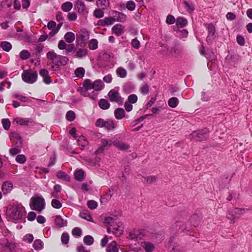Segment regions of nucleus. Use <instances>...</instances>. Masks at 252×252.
<instances>
[{
    "mask_svg": "<svg viewBox=\"0 0 252 252\" xmlns=\"http://www.w3.org/2000/svg\"><path fill=\"white\" fill-rule=\"evenodd\" d=\"M25 214V208L21 204L10 205L6 211L8 219L12 221L21 220Z\"/></svg>",
    "mask_w": 252,
    "mask_h": 252,
    "instance_id": "f257e3e1",
    "label": "nucleus"
},
{
    "mask_svg": "<svg viewBox=\"0 0 252 252\" xmlns=\"http://www.w3.org/2000/svg\"><path fill=\"white\" fill-rule=\"evenodd\" d=\"M30 206L32 210L41 212L45 207V202L42 196H34L31 199Z\"/></svg>",
    "mask_w": 252,
    "mask_h": 252,
    "instance_id": "f03ea898",
    "label": "nucleus"
},
{
    "mask_svg": "<svg viewBox=\"0 0 252 252\" xmlns=\"http://www.w3.org/2000/svg\"><path fill=\"white\" fill-rule=\"evenodd\" d=\"M21 77L25 82L32 84L37 80V73L32 69L25 70L23 72Z\"/></svg>",
    "mask_w": 252,
    "mask_h": 252,
    "instance_id": "7ed1b4c3",
    "label": "nucleus"
},
{
    "mask_svg": "<svg viewBox=\"0 0 252 252\" xmlns=\"http://www.w3.org/2000/svg\"><path fill=\"white\" fill-rule=\"evenodd\" d=\"M108 98L110 101L122 105L124 99L121 96L119 92L115 89L111 90L108 94Z\"/></svg>",
    "mask_w": 252,
    "mask_h": 252,
    "instance_id": "20e7f679",
    "label": "nucleus"
},
{
    "mask_svg": "<svg viewBox=\"0 0 252 252\" xmlns=\"http://www.w3.org/2000/svg\"><path fill=\"white\" fill-rule=\"evenodd\" d=\"M95 126L99 127H105L108 130H111L115 128L114 122L111 120L105 121L103 119L99 118L96 120Z\"/></svg>",
    "mask_w": 252,
    "mask_h": 252,
    "instance_id": "39448f33",
    "label": "nucleus"
},
{
    "mask_svg": "<svg viewBox=\"0 0 252 252\" xmlns=\"http://www.w3.org/2000/svg\"><path fill=\"white\" fill-rule=\"evenodd\" d=\"M74 6L75 9L79 13L85 15L88 13V9L85 3L81 0H78L76 1L75 2Z\"/></svg>",
    "mask_w": 252,
    "mask_h": 252,
    "instance_id": "423d86ee",
    "label": "nucleus"
},
{
    "mask_svg": "<svg viewBox=\"0 0 252 252\" xmlns=\"http://www.w3.org/2000/svg\"><path fill=\"white\" fill-rule=\"evenodd\" d=\"M206 131L205 132H204L202 131H194L190 135V138L193 139L194 140H196L197 141H202L206 139Z\"/></svg>",
    "mask_w": 252,
    "mask_h": 252,
    "instance_id": "0eeeda50",
    "label": "nucleus"
},
{
    "mask_svg": "<svg viewBox=\"0 0 252 252\" xmlns=\"http://www.w3.org/2000/svg\"><path fill=\"white\" fill-rule=\"evenodd\" d=\"M141 246L146 252H153L155 250V244L148 241L142 242Z\"/></svg>",
    "mask_w": 252,
    "mask_h": 252,
    "instance_id": "6e6552de",
    "label": "nucleus"
},
{
    "mask_svg": "<svg viewBox=\"0 0 252 252\" xmlns=\"http://www.w3.org/2000/svg\"><path fill=\"white\" fill-rule=\"evenodd\" d=\"M13 121L17 124L24 126H28L33 123L32 120L30 118L16 117L14 119Z\"/></svg>",
    "mask_w": 252,
    "mask_h": 252,
    "instance_id": "1a4fd4ad",
    "label": "nucleus"
},
{
    "mask_svg": "<svg viewBox=\"0 0 252 252\" xmlns=\"http://www.w3.org/2000/svg\"><path fill=\"white\" fill-rule=\"evenodd\" d=\"M47 58L51 60L53 63L56 65L58 64V60L60 58V55H57L54 51H49L47 53Z\"/></svg>",
    "mask_w": 252,
    "mask_h": 252,
    "instance_id": "9d476101",
    "label": "nucleus"
},
{
    "mask_svg": "<svg viewBox=\"0 0 252 252\" xmlns=\"http://www.w3.org/2000/svg\"><path fill=\"white\" fill-rule=\"evenodd\" d=\"M13 189V184L10 182H5L2 184L1 190L4 194H7Z\"/></svg>",
    "mask_w": 252,
    "mask_h": 252,
    "instance_id": "9b49d317",
    "label": "nucleus"
},
{
    "mask_svg": "<svg viewBox=\"0 0 252 252\" xmlns=\"http://www.w3.org/2000/svg\"><path fill=\"white\" fill-rule=\"evenodd\" d=\"M40 75L43 78V82L46 84H49L51 83V79L49 76L48 71L44 69H41L39 71Z\"/></svg>",
    "mask_w": 252,
    "mask_h": 252,
    "instance_id": "f8f14e48",
    "label": "nucleus"
},
{
    "mask_svg": "<svg viewBox=\"0 0 252 252\" xmlns=\"http://www.w3.org/2000/svg\"><path fill=\"white\" fill-rule=\"evenodd\" d=\"M115 21V19L114 18L112 17H109L105 18L103 20H99L98 22V24L102 26H105L112 25Z\"/></svg>",
    "mask_w": 252,
    "mask_h": 252,
    "instance_id": "ddd939ff",
    "label": "nucleus"
},
{
    "mask_svg": "<svg viewBox=\"0 0 252 252\" xmlns=\"http://www.w3.org/2000/svg\"><path fill=\"white\" fill-rule=\"evenodd\" d=\"M157 179L158 178L156 176L151 175L143 177L142 181L145 184L151 185L156 183Z\"/></svg>",
    "mask_w": 252,
    "mask_h": 252,
    "instance_id": "4468645a",
    "label": "nucleus"
},
{
    "mask_svg": "<svg viewBox=\"0 0 252 252\" xmlns=\"http://www.w3.org/2000/svg\"><path fill=\"white\" fill-rule=\"evenodd\" d=\"M114 116L116 119L121 120L126 117V113L124 109L117 108L114 111Z\"/></svg>",
    "mask_w": 252,
    "mask_h": 252,
    "instance_id": "2eb2a0df",
    "label": "nucleus"
},
{
    "mask_svg": "<svg viewBox=\"0 0 252 252\" xmlns=\"http://www.w3.org/2000/svg\"><path fill=\"white\" fill-rule=\"evenodd\" d=\"M226 218L230 220L231 223H233L239 219V216H237L234 213V210H232L228 212Z\"/></svg>",
    "mask_w": 252,
    "mask_h": 252,
    "instance_id": "dca6fc26",
    "label": "nucleus"
},
{
    "mask_svg": "<svg viewBox=\"0 0 252 252\" xmlns=\"http://www.w3.org/2000/svg\"><path fill=\"white\" fill-rule=\"evenodd\" d=\"M113 145L117 147L118 149L122 151L127 150L130 147L128 144L123 142L115 141L114 142H113Z\"/></svg>",
    "mask_w": 252,
    "mask_h": 252,
    "instance_id": "f3484780",
    "label": "nucleus"
},
{
    "mask_svg": "<svg viewBox=\"0 0 252 252\" xmlns=\"http://www.w3.org/2000/svg\"><path fill=\"white\" fill-rule=\"evenodd\" d=\"M124 27L122 25L118 24L114 26L112 31L117 35H120L123 33Z\"/></svg>",
    "mask_w": 252,
    "mask_h": 252,
    "instance_id": "a211bd4d",
    "label": "nucleus"
},
{
    "mask_svg": "<svg viewBox=\"0 0 252 252\" xmlns=\"http://www.w3.org/2000/svg\"><path fill=\"white\" fill-rule=\"evenodd\" d=\"M85 173L82 169L76 170L74 174V178L76 180L81 182L84 179Z\"/></svg>",
    "mask_w": 252,
    "mask_h": 252,
    "instance_id": "6ab92c4d",
    "label": "nucleus"
},
{
    "mask_svg": "<svg viewBox=\"0 0 252 252\" xmlns=\"http://www.w3.org/2000/svg\"><path fill=\"white\" fill-rule=\"evenodd\" d=\"M56 225L59 227H62L67 225V221L64 220L60 216H57L55 219Z\"/></svg>",
    "mask_w": 252,
    "mask_h": 252,
    "instance_id": "aec40b11",
    "label": "nucleus"
},
{
    "mask_svg": "<svg viewBox=\"0 0 252 252\" xmlns=\"http://www.w3.org/2000/svg\"><path fill=\"white\" fill-rule=\"evenodd\" d=\"M122 224L121 223H117V226L113 228V233L116 236H120L123 233V227L122 226Z\"/></svg>",
    "mask_w": 252,
    "mask_h": 252,
    "instance_id": "412c9836",
    "label": "nucleus"
},
{
    "mask_svg": "<svg viewBox=\"0 0 252 252\" xmlns=\"http://www.w3.org/2000/svg\"><path fill=\"white\" fill-rule=\"evenodd\" d=\"M94 90L99 91L102 90L104 87V85L101 80H96L94 81Z\"/></svg>",
    "mask_w": 252,
    "mask_h": 252,
    "instance_id": "4be33fe9",
    "label": "nucleus"
},
{
    "mask_svg": "<svg viewBox=\"0 0 252 252\" xmlns=\"http://www.w3.org/2000/svg\"><path fill=\"white\" fill-rule=\"evenodd\" d=\"M98 105L99 107L103 110H107L109 109L110 106V104L108 100L104 98L100 99Z\"/></svg>",
    "mask_w": 252,
    "mask_h": 252,
    "instance_id": "5701e85b",
    "label": "nucleus"
},
{
    "mask_svg": "<svg viewBox=\"0 0 252 252\" xmlns=\"http://www.w3.org/2000/svg\"><path fill=\"white\" fill-rule=\"evenodd\" d=\"M107 252H118L117 244L115 241H113L110 243L106 249Z\"/></svg>",
    "mask_w": 252,
    "mask_h": 252,
    "instance_id": "b1692460",
    "label": "nucleus"
},
{
    "mask_svg": "<svg viewBox=\"0 0 252 252\" xmlns=\"http://www.w3.org/2000/svg\"><path fill=\"white\" fill-rule=\"evenodd\" d=\"M32 246L36 251L41 250L44 247V243L41 240L36 239L34 241Z\"/></svg>",
    "mask_w": 252,
    "mask_h": 252,
    "instance_id": "393cba45",
    "label": "nucleus"
},
{
    "mask_svg": "<svg viewBox=\"0 0 252 252\" xmlns=\"http://www.w3.org/2000/svg\"><path fill=\"white\" fill-rule=\"evenodd\" d=\"M64 38L66 42L68 43H71L75 40V36L74 33L72 32H67L65 34Z\"/></svg>",
    "mask_w": 252,
    "mask_h": 252,
    "instance_id": "a878e982",
    "label": "nucleus"
},
{
    "mask_svg": "<svg viewBox=\"0 0 252 252\" xmlns=\"http://www.w3.org/2000/svg\"><path fill=\"white\" fill-rule=\"evenodd\" d=\"M94 82H92L90 79H86L83 83V87L86 90H94Z\"/></svg>",
    "mask_w": 252,
    "mask_h": 252,
    "instance_id": "bb28decb",
    "label": "nucleus"
},
{
    "mask_svg": "<svg viewBox=\"0 0 252 252\" xmlns=\"http://www.w3.org/2000/svg\"><path fill=\"white\" fill-rule=\"evenodd\" d=\"M88 54V50L86 49H79L76 53L75 57L77 58H82L86 57Z\"/></svg>",
    "mask_w": 252,
    "mask_h": 252,
    "instance_id": "cd10ccee",
    "label": "nucleus"
},
{
    "mask_svg": "<svg viewBox=\"0 0 252 252\" xmlns=\"http://www.w3.org/2000/svg\"><path fill=\"white\" fill-rule=\"evenodd\" d=\"M73 7L72 3L70 1H66L63 3L61 6L62 10L64 12H68L71 10Z\"/></svg>",
    "mask_w": 252,
    "mask_h": 252,
    "instance_id": "c85d7f7f",
    "label": "nucleus"
},
{
    "mask_svg": "<svg viewBox=\"0 0 252 252\" xmlns=\"http://www.w3.org/2000/svg\"><path fill=\"white\" fill-rule=\"evenodd\" d=\"M0 47L4 51L9 52L12 48V45L8 41H3L0 43Z\"/></svg>",
    "mask_w": 252,
    "mask_h": 252,
    "instance_id": "c756f323",
    "label": "nucleus"
},
{
    "mask_svg": "<svg viewBox=\"0 0 252 252\" xmlns=\"http://www.w3.org/2000/svg\"><path fill=\"white\" fill-rule=\"evenodd\" d=\"M179 103V100L176 97H173L170 98L168 101V105L171 108H175Z\"/></svg>",
    "mask_w": 252,
    "mask_h": 252,
    "instance_id": "7c9ffc66",
    "label": "nucleus"
},
{
    "mask_svg": "<svg viewBox=\"0 0 252 252\" xmlns=\"http://www.w3.org/2000/svg\"><path fill=\"white\" fill-rule=\"evenodd\" d=\"M57 177L59 179H63L66 181H69L70 179L69 176L67 174L62 171H60L57 172Z\"/></svg>",
    "mask_w": 252,
    "mask_h": 252,
    "instance_id": "2f4dec72",
    "label": "nucleus"
},
{
    "mask_svg": "<svg viewBox=\"0 0 252 252\" xmlns=\"http://www.w3.org/2000/svg\"><path fill=\"white\" fill-rule=\"evenodd\" d=\"M85 70L83 67H78L75 70L74 73L76 77L82 78L85 74Z\"/></svg>",
    "mask_w": 252,
    "mask_h": 252,
    "instance_id": "473e14b6",
    "label": "nucleus"
},
{
    "mask_svg": "<svg viewBox=\"0 0 252 252\" xmlns=\"http://www.w3.org/2000/svg\"><path fill=\"white\" fill-rule=\"evenodd\" d=\"M78 145L81 146L82 149H83L84 147L87 146L88 142L86 140L85 137L83 136H81L79 137L78 141Z\"/></svg>",
    "mask_w": 252,
    "mask_h": 252,
    "instance_id": "72a5a7b5",
    "label": "nucleus"
},
{
    "mask_svg": "<svg viewBox=\"0 0 252 252\" xmlns=\"http://www.w3.org/2000/svg\"><path fill=\"white\" fill-rule=\"evenodd\" d=\"M115 141H113L112 140H108L106 138L102 139L101 140V146L103 147L104 148L107 147H110L112 145H113V142Z\"/></svg>",
    "mask_w": 252,
    "mask_h": 252,
    "instance_id": "f704fd0d",
    "label": "nucleus"
},
{
    "mask_svg": "<svg viewBox=\"0 0 252 252\" xmlns=\"http://www.w3.org/2000/svg\"><path fill=\"white\" fill-rule=\"evenodd\" d=\"M30 53L27 50H24L20 53V58L22 60H27L30 57Z\"/></svg>",
    "mask_w": 252,
    "mask_h": 252,
    "instance_id": "c9c22d12",
    "label": "nucleus"
},
{
    "mask_svg": "<svg viewBox=\"0 0 252 252\" xmlns=\"http://www.w3.org/2000/svg\"><path fill=\"white\" fill-rule=\"evenodd\" d=\"M98 47V41L95 39H91L89 43V48L91 50H95Z\"/></svg>",
    "mask_w": 252,
    "mask_h": 252,
    "instance_id": "e433bc0d",
    "label": "nucleus"
},
{
    "mask_svg": "<svg viewBox=\"0 0 252 252\" xmlns=\"http://www.w3.org/2000/svg\"><path fill=\"white\" fill-rule=\"evenodd\" d=\"M187 23L188 22L187 19L184 18H178L176 20V25L178 26H180L181 28H183L184 26H185L187 25Z\"/></svg>",
    "mask_w": 252,
    "mask_h": 252,
    "instance_id": "4c0bfd02",
    "label": "nucleus"
},
{
    "mask_svg": "<svg viewBox=\"0 0 252 252\" xmlns=\"http://www.w3.org/2000/svg\"><path fill=\"white\" fill-rule=\"evenodd\" d=\"M80 217L88 221H92V218L90 214L87 212H83L80 213L79 215Z\"/></svg>",
    "mask_w": 252,
    "mask_h": 252,
    "instance_id": "58836bf2",
    "label": "nucleus"
},
{
    "mask_svg": "<svg viewBox=\"0 0 252 252\" xmlns=\"http://www.w3.org/2000/svg\"><path fill=\"white\" fill-rule=\"evenodd\" d=\"M60 58H59V59L58 60V64H56V65L60 66L61 65H65L67 63V62L68 61V59L64 56L60 55Z\"/></svg>",
    "mask_w": 252,
    "mask_h": 252,
    "instance_id": "ea45409f",
    "label": "nucleus"
},
{
    "mask_svg": "<svg viewBox=\"0 0 252 252\" xmlns=\"http://www.w3.org/2000/svg\"><path fill=\"white\" fill-rule=\"evenodd\" d=\"M108 3L107 0H98L96 2V5L104 9L108 5Z\"/></svg>",
    "mask_w": 252,
    "mask_h": 252,
    "instance_id": "a19ab883",
    "label": "nucleus"
},
{
    "mask_svg": "<svg viewBox=\"0 0 252 252\" xmlns=\"http://www.w3.org/2000/svg\"><path fill=\"white\" fill-rule=\"evenodd\" d=\"M116 72L119 76L121 78H125L127 74L126 70L122 67H119Z\"/></svg>",
    "mask_w": 252,
    "mask_h": 252,
    "instance_id": "79ce46f5",
    "label": "nucleus"
},
{
    "mask_svg": "<svg viewBox=\"0 0 252 252\" xmlns=\"http://www.w3.org/2000/svg\"><path fill=\"white\" fill-rule=\"evenodd\" d=\"M83 241L85 244L90 246L93 244L94 240L92 236L87 235L84 237Z\"/></svg>",
    "mask_w": 252,
    "mask_h": 252,
    "instance_id": "37998d69",
    "label": "nucleus"
},
{
    "mask_svg": "<svg viewBox=\"0 0 252 252\" xmlns=\"http://www.w3.org/2000/svg\"><path fill=\"white\" fill-rule=\"evenodd\" d=\"M89 36V34L88 32L85 30L81 31V32L79 33V36L83 41H85L88 39Z\"/></svg>",
    "mask_w": 252,
    "mask_h": 252,
    "instance_id": "c03bdc74",
    "label": "nucleus"
},
{
    "mask_svg": "<svg viewBox=\"0 0 252 252\" xmlns=\"http://www.w3.org/2000/svg\"><path fill=\"white\" fill-rule=\"evenodd\" d=\"M69 236L67 233L63 232L61 236V241L63 244H67L69 242Z\"/></svg>",
    "mask_w": 252,
    "mask_h": 252,
    "instance_id": "a18cd8bd",
    "label": "nucleus"
},
{
    "mask_svg": "<svg viewBox=\"0 0 252 252\" xmlns=\"http://www.w3.org/2000/svg\"><path fill=\"white\" fill-rule=\"evenodd\" d=\"M94 16L97 18H100L104 16V12L100 9H96L94 11Z\"/></svg>",
    "mask_w": 252,
    "mask_h": 252,
    "instance_id": "49530a36",
    "label": "nucleus"
},
{
    "mask_svg": "<svg viewBox=\"0 0 252 252\" xmlns=\"http://www.w3.org/2000/svg\"><path fill=\"white\" fill-rule=\"evenodd\" d=\"M170 53L175 55L176 56H180L182 53V50L176 47H173L171 48Z\"/></svg>",
    "mask_w": 252,
    "mask_h": 252,
    "instance_id": "de8ad7c7",
    "label": "nucleus"
},
{
    "mask_svg": "<svg viewBox=\"0 0 252 252\" xmlns=\"http://www.w3.org/2000/svg\"><path fill=\"white\" fill-rule=\"evenodd\" d=\"M2 126L3 128L6 129L8 130L9 129L10 126V122L8 119H3L1 121Z\"/></svg>",
    "mask_w": 252,
    "mask_h": 252,
    "instance_id": "09e8293b",
    "label": "nucleus"
},
{
    "mask_svg": "<svg viewBox=\"0 0 252 252\" xmlns=\"http://www.w3.org/2000/svg\"><path fill=\"white\" fill-rule=\"evenodd\" d=\"M51 205L53 207L56 209H60L62 207V203L57 199H54L52 200Z\"/></svg>",
    "mask_w": 252,
    "mask_h": 252,
    "instance_id": "8fccbe9b",
    "label": "nucleus"
},
{
    "mask_svg": "<svg viewBox=\"0 0 252 252\" xmlns=\"http://www.w3.org/2000/svg\"><path fill=\"white\" fill-rule=\"evenodd\" d=\"M184 3L186 8L189 13H191L194 10V5L192 3H189L186 1H184Z\"/></svg>",
    "mask_w": 252,
    "mask_h": 252,
    "instance_id": "3c124183",
    "label": "nucleus"
},
{
    "mask_svg": "<svg viewBox=\"0 0 252 252\" xmlns=\"http://www.w3.org/2000/svg\"><path fill=\"white\" fill-rule=\"evenodd\" d=\"M72 234L76 237H80L82 235V230L79 227H75L72 230Z\"/></svg>",
    "mask_w": 252,
    "mask_h": 252,
    "instance_id": "603ef678",
    "label": "nucleus"
},
{
    "mask_svg": "<svg viewBox=\"0 0 252 252\" xmlns=\"http://www.w3.org/2000/svg\"><path fill=\"white\" fill-rule=\"evenodd\" d=\"M16 161L21 164H23L26 161V158L24 155H19L16 158Z\"/></svg>",
    "mask_w": 252,
    "mask_h": 252,
    "instance_id": "864d4df0",
    "label": "nucleus"
},
{
    "mask_svg": "<svg viewBox=\"0 0 252 252\" xmlns=\"http://www.w3.org/2000/svg\"><path fill=\"white\" fill-rule=\"evenodd\" d=\"M126 7L130 11H133L135 8V2L132 0L128 1L126 3Z\"/></svg>",
    "mask_w": 252,
    "mask_h": 252,
    "instance_id": "5fc2aeb1",
    "label": "nucleus"
},
{
    "mask_svg": "<svg viewBox=\"0 0 252 252\" xmlns=\"http://www.w3.org/2000/svg\"><path fill=\"white\" fill-rule=\"evenodd\" d=\"M137 96L136 94H130L128 96L127 100L128 102L130 103H135L137 101Z\"/></svg>",
    "mask_w": 252,
    "mask_h": 252,
    "instance_id": "6e6d98bb",
    "label": "nucleus"
},
{
    "mask_svg": "<svg viewBox=\"0 0 252 252\" xmlns=\"http://www.w3.org/2000/svg\"><path fill=\"white\" fill-rule=\"evenodd\" d=\"M66 119L69 121H72L75 119V113L72 111H68L66 114Z\"/></svg>",
    "mask_w": 252,
    "mask_h": 252,
    "instance_id": "4d7b16f0",
    "label": "nucleus"
},
{
    "mask_svg": "<svg viewBox=\"0 0 252 252\" xmlns=\"http://www.w3.org/2000/svg\"><path fill=\"white\" fill-rule=\"evenodd\" d=\"M87 205L91 209H94L97 206V203L94 200H89L87 202Z\"/></svg>",
    "mask_w": 252,
    "mask_h": 252,
    "instance_id": "13d9d810",
    "label": "nucleus"
},
{
    "mask_svg": "<svg viewBox=\"0 0 252 252\" xmlns=\"http://www.w3.org/2000/svg\"><path fill=\"white\" fill-rule=\"evenodd\" d=\"M115 219L114 218L111 217H106L104 220V223L107 224H110L112 226H114V222Z\"/></svg>",
    "mask_w": 252,
    "mask_h": 252,
    "instance_id": "bf43d9fd",
    "label": "nucleus"
},
{
    "mask_svg": "<svg viewBox=\"0 0 252 252\" xmlns=\"http://www.w3.org/2000/svg\"><path fill=\"white\" fill-rule=\"evenodd\" d=\"M61 189L62 187L60 185H55L54 187V189L55 191L51 193L52 196L56 197L57 196V193L61 191Z\"/></svg>",
    "mask_w": 252,
    "mask_h": 252,
    "instance_id": "052dcab7",
    "label": "nucleus"
},
{
    "mask_svg": "<svg viewBox=\"0 0 252 252\" xmlns=\"http://www.w3.org/2000/svg\"><path fill=\"white\" fill-rule=\"evenodd\" d=\"M140 41L136 38L132 40L131 45L133 48L138 49L140 47Z\"/></svg>",
    "mask_w": 252,
    "mask_h": 252,
    "instance_id": "680f3d73",
    "label": "nucleus"
},
{
    "mask_svg": "<svg viewBox=\"0 0 252 252\" xmlns=\"http://www.w3.org/2000/svg\"><path fill=\"white\" fill-rule=\"evenodd\" d=\"M140 90L142 94H147L149 92V87L147 85H145L141 88Z\"/></svg>",
    "mask_w": 252,
    "mask_h": 252,
    "instance_id": "e2e57ef3",
    "label": "nucleus"
},
{
    "mask_svg": "<svg viewBox=\"0 0 252 252\" xmlns=\"http://www.w3.org/2000/svg\"><path fill=\"white\" fill-rule=\"evenodd\" d=\"M237 43L241 46H243L245 44V39L244 38L240 35H239L237 36Z\"/></svg>",
    "mask_w": 252,
    "mask_h": 252,
    "instance_id": "0e129e2a",
    "label": "nucleus"
},
{
    "mask_svg": "<svg viewBox=\"0 0 252 252\" xmlns=\"http://www.w3.org/2000/svg\"><path fill=\"white\" fill-rule=\"evenodd\" d=\"M14 97L22 102H28L29 99L28 97L19 94H15Z\"/></svg>",
    "mask_w": 252,
    "mask_h": 252,
    "instance_id": "69168bd1",
    "label": "nucleus"
},
{
    "mask_svg": "<svg viewBox=\"0 0 252 252\" xmlns=\"http://www.w3.org/2000/svg\"><path fill=\"white\" fill-rule=\"evenodd\" d=\"M175 21V19L174 16L171 15H169L167 16L166 18V23L168 24H173V23H174Z\"/></svg>",
    "mask_w": 252,
    "mask_h": 252,
    "instance_id": "338daca9",
    "label": "nucleus"
},
{
    "mask_svg": "<svg viewBox=\"0 0 252 252\" xmlns=\"http://www.w3.org/2000/svg\"><path fill=\"white\" fill-rule=\"evenodd\" d=\"M36 217V214L34 212H30L28 215L27 219L29 221L33 220Z\"/></svg>",
    "mask_w": 252,
    "mask_h": 252,
    "instance_id": "774afa93",
    "label": "nucleus"
}]
</instances>
